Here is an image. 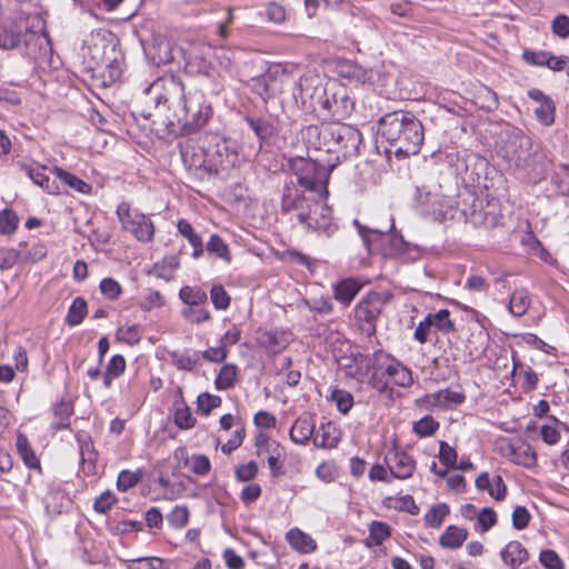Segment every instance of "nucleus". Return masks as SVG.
<instances>
[{"label": "nucleus", "instance_id": "obj_1", "mask_svg": "<svg viewBox=\"0 0 569 569\" xmlns=\"http://www.w3.org/2000/svg\"><path fill=\"white\" fill-rule=\"evenodd\" d=\"M158 109L172 111L169 122H177L187 132L201 129L212 117V107L200 90L184 91V86L177 77L170 76L156 80L149 88Z\"/></svg>", "mask_w": 569, "mask_h": 569}, {"label": "nucleus", "instance_id": "obj_2", "mask_svg": "<svg viewBox=\"0 0 569 569\" xmlns=\"http://www.w3.org/2000/svg\"><path fill=\"white\" fill-rule=\"evenodd\" d=\"M379 133L389 144L386 152L399 159L417 154L425 140L421 121L402 110L385 114L379 121Z\"/></svg>", "mask_w": 569, "mask_h": 569}, {"label": "nucleus", "instance_id": "obj_3", "mask_svg": "<svg viewBox=\"0 0 569 569\" xmlns=\"http://www.w3.org/2000/svg\"><path fill=\"white\" fill-rule=\"evenodd\" d=\"M308 134L318 137V149L337 153L338 160L356 157L362 142L358 129L339 121L322 124L320 128L309 127Z\"/></svg>", "mask_w": 569, "mask_h": 569}, {"label": "nucleus", "instance_id": "obj_4", "mask_svg": "<svg viewBox=\"0 0 569 569\" xmlns=\"http://www.w3.org/2000/svg\"><path fill=\"white\" fill-rule=\"evenodd\" d=\"M289 167L297 177V183L305 191L312 192L321 199L328 197L327 184L330 177V168L303 157L291 158Z\"/></svg>", "mask_w": 569, "mask_h": 569}, {"label": "nucleus", "instance_id": "obj_5", "mask_svg": "<svg viewBox=\"0 0 569 569\" xmlns=\"http://www.w3.org/2000/svg\"><path fill=\"white\" fill-rule=\"evenodd\" d=\"M377 371L372 372L368 383L379 392H383L392 383L407 388L413 383L412 372L397 359L382 350L376 351Z\"/></svg>", "mask_w": 569, "mask_h": 569}, {"label": "nucleus", "instance_id": "obj_6", "mask_svg": "<svg viewBox=\"0 0 569 569\" xmlns=\"http://www.w3.org/2000/svg\"><path fill=\"white\" fill-rule=\"evenodd\" d=\"M43 38L42 20L38 17H28L0 28V49L12 50L21 43L30 47Z\"/></svg>", "mask_w": 569, "mask_h": 569}, {"label": "nucleus", "instance_id": "obj_7", "mask_svg": "<svg viewBox=\"0 0 569 569\" xmlns=\"http://www.w3.org/2000/svg\"><path fill=\"white\" fill-rule=\"evenodd\" d=\"M297 219L309 230L325 233L327 237L337 230V226L332 221L331 208L319 200H312L307 210L299 211Z\"/></svg>", "mask_w": 569, "mask_h": 569}, {"label": "nucleus", "instance_id": "obj_8", "mask_svg": "<svg viewBox=\"0 0 569 569\" xmlns=\"http://www.w3.org/2000/svg\"><path fill=\"white\" fill-rule=\"evenodd\" d=\"M117 216L122 228L130 232L138 241L150 242L153 239L154 226L150 217L131 210L127 202H122L117 208Z\"/></svg>", "mask_w": 569, "mask_h": 569}, {"label": "nucleus", "instance_id": "obj_9", "mask_svg": "<svg viewBox=\"0 0 569 569\" xmlns=\"http://www.w3.org/2000/svg\"><path fill=\"white\" fill-rule=\"evenodd\" d=\"M318 104L339 122L346 119L353 109V101L348 96L347 89L336 83L325 87L323 94L319 96Z\"/></svg>", "mask_w": 569, "mask_h": 569}, {"label": "nucleus", "instance_id": "obj_10", "mask_svg": "<svg viewBox=\"0 0 569 569\" xmlns=\"http://www.w3.org/2000/svg\"><path fill=\"white\" fill-rule=\"evenodd\" d=\"M383 301L378 292H369L355 308V318L359 329L367 337L376 333L377 320L382 311Z\"/></svg>", "mask_w": 569, "mask_h": 569}, {"label": "nucleus", "instance_id": "obj_11", "mask_svg": "<svg viewBox=\"0 0 569 569\" xmlns=\"http://www.w3.org/2000/svg\"><path fill=\"white\" fill-rule=\"evenodd\" d=\"M359 233L369 253L376 251L375 241L380 239L382 241V254L385 257H395L403 253L406 250V242L401 236L398 234H383L377 231L366 230L360 227Z\"/></svg>", "mask_w": 569, "mask_h": 569}, {"label": "nucleus", "instance_id": "obj_12", "mask_svg": "<svg viewBox=\"0 0 569 569\" xmlns=\"http://www.w3.org/2000/svg\"><path fill=\"white\" fill-rule=\"evenodd\" d=\"M22 169L34 184L41 187L49 194H60L62 192L54 169L49 170L39 163L23 164Z\"/></svg>", "mask_w": 569, "mask_h": 569}, {"label": "nucleus", "instance_id": "obj_13", "mask_svg": "<svg viewBox=\"0 0 569 569\" xmlns=\"http://www.w3.org/2000/svg\"><path fill=\"white\" fill-rule=\"evenodd\" d=\"M325 88L320 86V79L317 76H302L295 83L292 94L303 104L308 101L313 104L319 102V96L323 94Z\"/></svg>", "mask_w": 569, "mask_h": 569}, {"label": "nucleus", "instance_id": "obj_14", "mask_svg": "<svg viewBox=\"0 0 569 569\" xmlns=\"http://www.w3.org/2000/svg\"><path fill=\"white\" fill-rule=\"evenodd\" d=\"M387 466L393 477L398 479L410 478L416 469L411 456L400 450H391L386 456Z\"/></svg>", "mask_w": 569, "mask_h": 569}, {"label": "nucleus", "instance_id": "obj_15", "mask_svg": "<svg viewBox=\"0 0 569 569\" xmlns=\"http://www.w3.org/2000/svg\"><path fill=\"white\" fill-rule=\"evenodd\" d=\"M463 400L465 396L462 393L451 391L449 389H442L437 392L426 395L422 399V402L428 409H448L461 405Z\"/></svg>", "mask_w": 569, "mask_h": 569}, {"label": "nucleus", "instance_id": "obj_16", "mask_svg": "<svg viewBox=\"0 0 569 569\" xmlns=\"http://www.w3.org/2000/svg\"><path fill=\"white\" fill-rule=\"evenodd\" d=\"M376 352L372 355L358 353L352 358V363L347 366V375L362 381L370 378L377 371Z\"/></svg>", "mask_w": 569, "mask_h": 569}, {"label": "nucleus", "instance_id": "obj_17", "mask_svg": "<svg viewBox=\"0 0 569 569\" xmlns=\"http://www.w3.org/2000/svg\"><path fill=\"white\" fill-rule=\"evenodd\" d=\"M239 154L232 149L227 141L216 144L214 152L212 153V162L216 171H228L239 164Z\"/></svg>", "mask_w": 569, "mask_h": 569}, {"label": "nucleus", "instance_id": "obj_18", "mask_svg": "<svg viewBox=\"0 0 569 569\" xmlns=\"http://www.w3.org/2000/svg\"><path fill=\"white\" fill-rule=\"evenodd\" d=\"M478 490H485L497 501L505 499L507 493L506 483L500 475L489 476L488 472H481L476 479Z\"/></svg>", "mask_w": 569, "mask_h": 569}, {"label": "nucleus", "instance_id": "obj_19", "mask_svg": "<svg viewBox=\"0 0 569 569\" xmlns=\"http://www.w3.org/2000/svg\"><path fill=\"white\" fill-rule=\"evenodd\" d=\"M81 469L86 476L96 473V463L98 460V452L94 449L93 441L89 436L78 437Z\"/></svg>", "mask_w": 569, "mask_h": 569}, {"label": "nucleus", "instance_id": "obj_20", "mask_svg": "<svg viewBox=\"0 0 569 569\" xmlns=\"http://www.w3.org/2000/svg\"><path fill=\"white\" fill-rule=\"evenodd\" d=\"M500 556L503 563L510 569H518L529 559L528 550L521 542L517 540L508 542L501 550Z\"/></svg>", "mask_w": 569, "mask_h": 569}, {"label": "nucleus", "instance_id": "obj_21", "mask_svg": "<svg viewBox=\"0 0 569 569\" xmlns=\"http://www.w3.org/2000/svg\"><path fill=\"white\" fill-rule=\"evenodd\" d=\"M288 543L298 552L310 553L317 549V542L299 528H292L286 533Z\"/></svg>", "mask_w": 569, "mask_h": 569}, {"label": "nucleus", "instance_id": "obj_22", "mask_svg": "<svg viewBox=\"0 0 569 569\" xmlns=\"http://www.w3.org/2000/svg\"><path fill=\"white\" fill-rule=\"evenodd\" d=\"M468 530L450 525L439 537V545L443 549H459L468 538Z\"/></svg>", "mask_w": 569, "mask_h": 569}, {"label": "nucleus", "instance_id": "obj_23", "mask_svg": "<svg viewBox=\"0 0 569 569\" xmlns=\"http://www.w3.org/2000/svg\"><path fill=\"white\" fill-rule=\"evenodd\" d=\"M315 432V423L310 416L299 417L290 429V439L299 445H305L309 441Z\"/></svg>", "mask_w": 569, "mask_h": 569}, {"label": "nucleus", "instance_id": "obj_24", "mask_svg": "<svg viewBox=\"0 0 569 569\" xmlns=\"http://www.w3.org/2000/svg\"><path fill=\"white\" fill-rule=\"evenodd\" d=\"M360 289L361 284L356 279H345L335 287V298L342 305L348 306Z\"/></svg>", "mask_w": 569, "mask_h": 569}, {"label": "nucleus", "instance_id": "obj_25", "mask_svg": "<svg viewBox=\"0 0 569 569\" xmlns=\"http://www.w3.org/2000/svg\"><path fill=\"white\" fill-rule=\"evenodd\" d=\"M67 501L66 493L57 487H50L43 498L44 508L48 515H60Z\"/></svg>", "mask_w": 569, "mask_h": 569}, {"label": "nucleus", "instance_id": "obj_26", "mask_svg": "<svg viewBox=\"0 0 569 569\" xmlns=\"http://www.w3.org/2000/svg\"><path fill=\"white\" fill-rule=\"evenodd\" d=\"M16 447L18 450L19 456L21 457L22 461L28 468L31 469H39L40 468V461L38 457L36 456L33 449L30 446V442L26 435L18 433Z\"/></svg>", "mask_w": 569, "mask_h": 569}, {"label": "nucleus", "instance_id": "obj_27", "mask_svg": "<svg viewBox=\"0 0 569 569\" xmlns=\"http://www.w3.org/2000/svg\"><path fill=\"white\" fill-rule=\"evenodd\" d=\"M391 535L390 526L382 521H372L369 526V536L366 546L369 548L380 546Z\"/></svg>", "mask_w": 569, "mask_h": 569}, {"label": "nucleus", "instance_id": "obj_28", "mask_svg": "<svg viewBox=\"0 0 569 569\" xmlns=\"http://www.w3.org/2000/svg\"><path fill=\"white\" fill-rule=\"evenodd\" d=\"M126 359L121 355H114L109 360L103 373V386L110 388L112 381L118 379L126 370Z\"/></svg>", "mask_w": 569, "mask_h": 569}, {"label": "nucleus", "instance_id": "obj_29", "mask_svg": "<svg viewBox=\"0 0 569 569\" xmlns=\"http://www.w3.org/2000/svg\"><path fill=\"white\" fill-rule=\"evenodd\" d=\"M475 103L480 109L492 112L498 109L499 100L497 93L489 87H481L475 94Z\"/></svg>", "mask_w": 569, "mask_h": 569}, {"label": "nucleus", "instance_id": "obj_30", "mask_svg": "<svg viewBox=\"0 0 569 569\" xmlns=\"http://www.w3.org/2000/svg\"><path fill=\"white\" fill-rule=\"evenodd\" d=\"M530 307L529 292L526 289H517L511 293L509 311L516 316H523Z\"/></svg>", "mask_w": 569, "mask_h": 569}, {"label": "nucleus", "instance_id": "obj_31", "mask_svg": "<svg viewBox=\"0 0 569 569\" xmlns=\"http://www.w3.org/2000/svg\"><path fill=\"white\" fill-rule=\"evenodd\" d=\"M88 312L87 302L82 297H77L68 309L64 322L74 327L80 325L86 318Z\"/></svg>", "mask_w": 569, "mask_h": 569}, {"label": "nucleus", "instance_id": "obj_32", "mask_svg": "<svg viewBox=\"0 0 569 569\" xmlns=\"http://www.w3.org/2000/svg\"><path fill=\"white\" fill-rule=\"evenodd\" d=\"M238 376V368L233 363L223 365L214 380L216 388L218 390H228L236 383Z\"/></svg>", "mask_w": 569, "mask_h": 569}, {"label": "nucleus", "instance_id": "obj_33", "mask_svg": "<svg viewBox=\"0 0 569 569\" xmlns=\"http://www.w3.org/2000/svg\"><path fill=\"white\" fill-rule=\"evenodd\" d=\"M427 318H430V326L442 333L456 331L455 323L450 318V311L448 309H441L437 312L428 313Z\"/></svg>", "mask_w": 569, "mask_h": 569}, {"label": "nucleus", "instance_id": "obj_34", "mask_svg": "<svg viewBox=\"0 0 569 569\" xmlns=\"http://www.w3.org/2000/svg\"><path fill=\"white\" fill-rule=\"evenodd\" d=\"M54 173L57 174L60 186L66 184L81 193H89L91 191L90 184L61 168H54Z\"/></svg>", "mask_w": 569, "mask_h": 569}, {"label": "nucleus", "instance_id": "obj_35", "mask_svg": "<svg viewBox=\"0 0 569 569\" xmlns=\"http://www.w3.org/2000/svg\"><path fill=\"white\" fill-rule=\"evenodd\" d=\"M206 250L221 259L226 263H230L232 260V256L228 244L222 240L219 234H212L209 241L206 244Z\"/></svg>", "mask_w": 569, "mask_h": 569}, {"label": "nucleus", "instance_id": "obj_36", "mask_svg": "<svg viewBox=\"0 0 569 569\" xmlns=\"http://www.w3.org/2000/svg\"><path fill=\"white\" fill-rule=\"evenodd\" d=\"M450 509L446 502L433 505L425 515L423 520L429 528H440Z\"/></svg>", "mask_w": 569, "mask_h": 569}, {"label": "nucleus", "instance_id": "obj_37", "mask_svg": "<svg viewBox=\"0 0 569 569\" xmlns=\"http://www.w3.org/2000/svg\"><path fill=\"white\" fill-rule=\"evenodd\" d=\"M497 513L496 511L490 507L482 508L477 518H476V526L475 530L479 531L481 533L488 532L492 527L497 523Z\"/></svg>", "mask_w": 569, "mask_h": 569}, {"label": "nucleus", "instance_id": "obj_38", "mask_svg": "<svg viewBox=\"0 0 569 569\" xmlns=\"http://www.w3.org/2000/svg\"><path fill=\"white\" fill-rule=\"evenodd\" d=\"M244 120L260 140H266L273 134V127L268 120L250 116Z\"/></svg>", "mask_w": 569, "mask_h": 569}, {"label": "nucleus", "instance_id": "obj_39", "mask_svg": "<svg viewBox=\"0 0 569 569\" xmlns=\"http://www.w3.org/2000/svg\"><path fill=\"white\" fill-rule=\"evenodd\" d=\"M179 297L186 305L194 307L204 303L208 299L206 291L200 288L189 286L180 289Z\"/></svg>", "mask_w": 569, "mask_h": 569}, {"label": "nucleus", "instance_id": "obj_40", "mask_svg": "<svg viewBox=\"0 0 569 569\" xmlns=\"http://www.w3.org/2000/svg\"><path fill=\"white\" fill-rule=\"evenodd\" d=\"M173 420L180 429H191L194 427L196 418L192 416L191 409L184 403H179L174 408Z\"/></svg>", "mask_w": 569, "mask_h": 569}, {"label": "nucleus", "instance_id": "obj_41", "mask_svg": "<svg viewBox=\"0 0 569 569\" xmlns=\"http://www.w3.org/2000/svg\"><path fill=\"white\" fill-rule=\"evenodd\" d=\"M184 466H189L190 470L197 476H206L210 472L211 462L204 455H193L186 457Z\"/></svg>", "mask_w": 569, "mask_h": 569}, {"label": "nucleus", "instance_id": "obj_42", "mask_svg": "<svg viewBox=\"0 0 569 569\" xmlns=\"http://www.w3.org/2000/svg\"><path fill=\"white\" fill-rule=\"evenodd\" d=\"M439 428V422L436 421L431 416H425L420 420L413 423L412 430L419 437H430Z\"/></svg>", "mask_w": 569, "mask_h": 569}, {"label": "nucleus", "instance_id": "obj_43", "mask_svg": "<svg viewBox=\"0 0 569 569\" xmlns=\"http://www.w3.org/2000/svg\"><path fill=\"white\" fill-rule=\"evenodd\" d=\"M330 399L336 403L337 409L346 415L353 406V397L349 391L336 389L331 392Z\"/></svg>", "mask_w": 569, "mask_h": 569}, {"label": "nucleus", "instance_id": "obj_44", "mask_svg": "<svg viewBox=\"0 0 569 569\" xmlns=\"http://www.w3.org/2000/svg\"><path fill=\"white\" fill-rule=\"evenodd\" d=\"M167 520L174 529H182L189 521V510L186 506H176L167 516Z\"/></svg>", "mask_w": 569, "mask_h": 569}, {"label": "nucleus", "instance_id": "obj_45", "mask_svg": "<svg viewBox=\"0 0 569 569\" xmlns=\"http://www.w3.org/2000/svg\"><path fill=\"white\" fill-rule=\"evenodd\" d=\"M555 102L551 99H549L545 100L543 103H540L535 109V114L539 122H541L543 126H550L555 121Z\"/></svg>", "mask_w": 569, "mask_h": 569}, {"label": "nucleus", "instance_id": "obj_46", "mask_svg": "<svg viewBox=\"0 0 569 569\" xmlns=\"http://www.w3.org/2000/svg\"><path fill=\"white\" fill-rule=\"evenodd\" d=\"M19 219L17 214L6 208L0 211V233L1 234H12L18 228Z\"/></svg>", "mask_w": 569, "mask_h": 569}, {"label": "nucleus", "instance_id": "obj_47", "mask_svg": "<svg viewBox=\"0 0 569 569\" xmlns=\"http://www.w3.org/2000/svg\"><path fill=\"white\" fill-rule=\"evenodd\" d=\"M164 559L159 557H141L129 562V569H167Z\"/></svg>", "mask_w": 569, "mask_h": 569}, {"label": "nucleus", "instance_id": "obj_48", "mask_svg": "<svg viewBox=\"0 0 569 569\" xmlns=\"http://www.w3.org/2000/svg\"><path fill=\"white\" fill-rule=\"evenodd\" d=\"M333 429L330 425H322L315 437V445L321 448H333L338 445L339 439L336 436H331L330 430Z\"/></svg>", "mask_w": 569, "mask_h": 569}, {"label": "nucleus", "instance_id": "obj_49", "mask_svg": "<svg viewBox=\"0 0 569 569\" xmlns=\"http://www.w3.org/2000/svg\"><path fill=\"white\" fill-rule=\"evenodd\" d=\"M220 405L221 398L208 392L199 395L197 399L198 410L204 416L209 415L212 409L218 408Z\"/></svg>", "mask_w": 569, "mask_h": 569}, {"label": "nucleus", "instance_id": "obj_50", "mask_svg": "<svg viewBox=\"0 0 569 569\" xmlns=\"http://www.w3.org/2000/svg\"><path fill=\"white\" fill-rule=\"evenodd\" d=\"M99 288L101 293L109 300H117L122 293L120 283L113 278L102 279Z\"/></svg>", "mask_w": 569, "mask_h": 569}, {"label": "nucleus", "instance_id": "obj_51", "mask_svg": "<svg viewBox=\"0 0 569 569\" xmlns=\"http://www.w3.org/2000/svg\"><path fill=\"white\" fill-rule=\"evenodd\" d=\"M307 199L299 194H293L290 189H287L282 196V210L289 212L291 210H305V202Z\"/></svg>", "mask_w": 569, "mask_h": 569}, {"label": "nucleus", "instance_id": "obj_52", "mask_svg": "<svg viewBox=\"0 0 569 569\" xmlns=\"http://www.w3.org/2000/svg\"><path fill=\"white\" fill-rule=\"evenodd\" d=\"M141 473L133 472L130 470H122L117 480V487L119 491H127L130 488L134 487L140 480Z\"/></svg>", "mask_w": 569, "mask_h": 569}, {"label": "nucleus", "instance_id": "obj_53", "mask_svg": "<svg viewBox=\"0 0 569 569\" xmlns=\"http://www.w3.org/2000/svg\"><path fill=\"white\" fill-rule=\"evenodd\" d=\"M518 448H521V451H519V452H517V455H515L512 462H515L517 465L525 466V467L533 466L537 461V457H536V453L531 450L530 446L526 445L523 442H520Z\"/></svg>", "mask_w": 569, "mask_h": 569}, {"label": "nucleus", "instance_id": "obj_54", "mask_svg": "<svg viewBox=\"0 0 569 569\" xmlns=\"http://www.w3.org/2000/svg\"><path fill=\"white\" fill-rule=\"evenodd\" d=\"M540 563L547 569H563V561L555 550H542L539 555Z\"/></svg>", "mask_w": 569, "mask_h": 569}, {"label": "nucleus", "instance_id": "obj_55", "mask_svg": "<svg viewBox=\"0 0 569 569\" xmlns=\"http://www.w3.org/2000/svg\"><path fill=\"white\" fill-rule=\"evenodd\" d=\"M179 267V260L177 257L171 256L167 257L162 260L161 263L156 264L154 269L158 272L159 277L171 279L173 276V272Z\"/></svg>", "mask_w": 569, "mask_h": 569}, {"label": "nucleus", "instance_id": "obj_56", "mask_svg": "<svg viewBox=\"0 0 569 569\" xmlns=\"http://www.w3.org/2000/svg\"><path fill=\"white\" fill-rule=\"evenodd\" d=\"M117 338L130 346H133L140 341V331L138 326H124L118 329Z\"/></svg>", "mask_w": 569, "mask_h": 569}, {"label": "nucleus", "instance_id": "obj_57", "mask_svg": "<svg viewBox=\"0 0 569 569\" xmlns=\"http://www.w3.org/2000/svg\"><path fill=\"white\" fill-rule=\"evenodd\" d=\"M210 298L213 306L219 310H224L230 305V297L222 286H213L210 290Z\"/></svg>", "mask_w": 569, "mask_h": 569}, {"label": "nucleus", "instance_id": "obj_58", "mask_svg": "<svg viewBox=\"0 0 569 569\" xmlns=\"http://www.w3.org/2000/svg\"><path fill=\"white\" fill-rule=\"evenodd\" d=\"M511 518L513 528L522 530L528 527L531 516L526 507L517 506L512 511Z\"/></svg>", "mask_w": 569, "mask_h": 569}, {"label": "nucleus", "instance_id": "obj_59", "mask_svg": "<svg viewBox=\"0 0 569 569\" xmlns=\"http://www.w3.org/2000/svg\"><path fill=\"white\" fill-rule=\"evenodd\" d=\"M164 305L163 296L157 291L149 289L144 296L143 301L140 303L142 310L149 311L153 308H160Z\"/></svg>", "mask_w": 569, "mask_h": 569}, {"label": "nucleus", "instance_id": "obj_60", "mask_svg": "<svg viewBox=\"0 0 569 569\" xmlns=\"http://www.w3.org/2000/svg\"><path fill=\"white\" fill-rule=\"evenodd\" d=\"M520 445V442H513L511 439L509 438H500L498 441H497V448L499 450V452L510 459L511 461L513 460L515 458V455H517V452L521 451V448H518Z\"/></svg>", "mask_w": 569, "mask_h": 569}, {"label": "nucleus", "instance_id": "obj_61", "mask_svg": "<svg viewBox=\"0 0 569 569\" xmlns=\"http://www.w3.org/2000/svg\"><path fill=\"white\" fill-rule=\"evenodd\" d=\"M550 52L548 51H531L525 50L522 58L526 62L532 66L548 67Z\"/></svg>", "mask_w": 569, "mask_h": 569}, {"label": "nucleus", "instance_id": "obj_62", "mask_svg": "<svg viewBox=\"0 0 569 569\" xmlns=\"http://www.w3.org/2000/svg\"><path fill=\"white\" fill-rule=\"evenodd\" d=\"M117 502V498L110 491L102 492L96 498L93 509L98 513H106Z\"/></svg>", "mask_w": 569, "mask_h": 569}, {"label": "nucleus", "instance_id": "obj_63", "mask_svg": "<svg viewBox=\"0 0 569 569\" xmlns=\"http://www.w3.org/2000/svg\"><path fill=\"white\" fill-rule=\"evenodd\" d=\"M266 17L271 22L281 23L286 20L287 12L282 4L270 2L266 7Z\"/></svg>", "mask_w": 569, "mask_h": 569}, {"label": "nucleus", "instance_id": "obj_64", "mask_svg": "<svg viewBox=\"0 0 569 569\" xmlns=\"http://www.w3.org/2000/svg\"><path fill=\"white\" fill-rule=\"evenodd\" d=\"M552 32L561 38L566 39L569 37V17L566 14H558L551 22Z\"/></svg>", "mask_w": 569, "mask_h": 569}]
</instances>
